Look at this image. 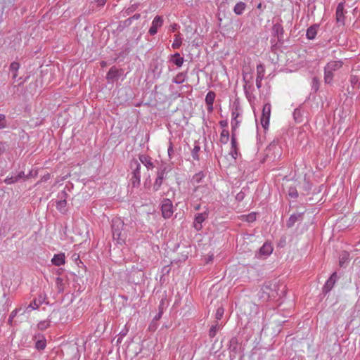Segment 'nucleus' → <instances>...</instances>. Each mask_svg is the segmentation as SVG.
I'll return each instance as SVG.
<instances>
[{
	"label": "nucleus",
	"instance_id": "45",
	"mask_svg": "<svg viewBox=\"0 0 360 360\" xmlns=\"http://www.w3.org/2000/svg\"><path fill=\"white\" fill-rule=\"evenodd\" d=\"M298 217H300V216H297L295 214L291 215L288 221V226H292L294 224V223L297 220Z\"/></svg>",
	"mask_w": 360,
	"mask_h": 360
},
{
	"label": "nucleus",
	"instance_id": "27",
	"mask_svg": "<svg viewBox=\"0 0 360 360\" xmlns=\"http://www.w3.org/2000/svg\"><path fill=\"white\" fill-rule=\"evenodd\" d=\"M165 309V301L162 300L159 304V311L157 315L153 318V321H158L162 316Z\"/></svg>",
	"mask_w": 360,
	"mask_h": 360
},
{
	"label": "nucleus",
	"instance_id": "55",
	"mask_svg": "<svg viewBox=\"0 0 360 360\" xmlns=\"http://www.w3.org/2000/svg\"><path fill=\"white\" fill-rule=\"evenodd\" d=\"M219 124L222 128H225L228 126V122L226 120H221L219 122Z\"/></svg>",
	"mask_w": 360,
	"mask_h": 360
},
{
	"label": "nucleus",
	"instance_id": "5",
	"mask_svg": "<svg viewBox=\"0 0 360 360\" xmlns=\"http://www.w3.org/2000/svg\"><path fill=\"white\" fill-rule=\"evenodd\" d=\"M162 214L164 218H169L173 214V205L168 198H165L161 205Z\"/></svg>",
	"mask_w": 360,
	"mask_h": 360
},
{
	"label": "nucleus",
	"instance_id": "16",
	"mask_svg": "<svg viewBox=\"0 0 360 360\" xmlns=\"http://www.w3.org/2000/svg\"><path fill=\"white\" fill-rule=\"evenodd\" d=\"M318 30L319 25H314L309 27L307 30V37L309 39H314L316 37Z\"/></svg>",
	"mask_w": 360,
	"mask_h": 360
},
{
	"label": "nucleus",
	"instance_id": "62",
	"mask_svg": "<svg viewBox=\"0 0 360 360\" xmlns=\"http://www.w3.org/2000/svg\"><path fill=\"white\" fill-rule=\"evenodd\" d=\"M117 342H121V338H119L117 339Z\"/></svg>",
	"mask_w": 360,
	"mask_h": 360
},
{
	"label": "nucleus",
	"instance_id": "19",
	"mask_svg": "<svg viewBox=\"0 0 360 360\" xmlns=\"http://www.w3.org/2000/svg\"><path fill=\"white\" fill-rule=\"evenodd\" d=\"M245 8H246V4L244 2H242V1L238 2L233 8V12L236 15H241L243 13V11H245Z\"/></svg>",
	"mask_w": 360,
	"mask_h": 360
},
{
	"label": "nucleus",
	"instance_id": "32",
	"mask_svg": "<svg viewBox=\"0 0 360 360\" xmlns=\"http://www.w3.org/2000/svg\"><path fill=\"white\" fill-rule=\"evenodd\" d=\"M185 80V75L183 72H180L176 75V76L173 79V82L176 84H181Z\"/></svg>",
	"mask_w": 360,
	"mask_h": 360
},
{
	"label": "nucleus",
	"instance_id": "51",
	"mask_svg": "<svg viewBox=\"0 0 360 360\" xmlns=\"http://www.w3.org/2000/svg\"><path fill=\"white\" fill-rule=\"evenodd\" d=\"M240 121L236 118L235 120H231V128H238Z\"/></svg>",
	"mask_w": 360,
	"mask_h": 360
},
{
	"label": "nucleus",
	"instance_id": "40",
	"mask_svg": "<svg viewBox=\"0 0 360 360\" xmlns=\"http://www.w3.org/2000/svg\"><path fill=\"white\" fill-rule=\"evenodd\" d=\"M243 217L246 221L251 223L256 220V214L255 212H252L248 215L243 216Z\"/></svg>",
	"mask_w": 360,
	"mask_h": 360
},
{
	"label": "nucleus",
	"instance_id": "17",
	"mask_svg": "<svg viewBox=\"0 0 360 360\" xmlns=\"http://www.w3.org/2000/svg\"><path fill=\"white\" fill-rule=\"evenodd\" d=\"M342 66V63L340 60L330 61L326 65V68L333 72L340 69Z\"/></svg>",
	"mask_w": 360,
	"mask_h": 360
},
{
	"label": "nucleus",
	"instance_id": "12",
	"mask_svg": "<svg viewBox=\"0 0 360 360\" xmlns=\"http://www.w3.org/2000/svg\"><path fill=\"white\" fill-rule=\"evenodd\" d=\"M274 291L276 293V295L274 293H271V297H276V296L278 297V298H281L285 296L286 293V285L284 284H278V285H275Z\"/></svg>",
	"mask_w": 360,
	"mask_h": 360
},
{
	"label": "nucleus",
	"instance_id": "7",
	"mask_svg": "<svg viewBox=\"0 0 360 360\" xmlns=\"http://www.w3.org/2000/svg\"><path fill=\"white\" fill-rule=\"evenodd\" d=\"M208 212L205 211L195 216L193 226L196 231H198L202 229V223L208 218Z\"/></svg>",
	"mask_w": 360,
	"mask_h": 360
},
{
	"label": "nucleus",
	"instance_id": "4",
	"mask_svg": "<svg viewBox=\"0 0 360 360\" xmlns=\"http://www.w3.org/2000/svg\"><path fill=\"white\" fill-rule=\"evenodd\" d=\"M58 197L60 198L58 201L56 202V209L62 214H66L67 213V197L68 193L65 191H62L60 192L58 195Z\"/></svg>",
	"mask_w": 360,
	"mask_h": 360
},
{
	"label": "nucleus",
	"instance_id": "59",
	"mask_svg": "<svg viewBox=\"0 0 360 360\" xmlns=\"http://www.w3.org/2000/svg\"><path fill=\"white\" fill-rule=\"evenodd\" d=\"M16 314H17V309H15L11 312V314L10 315V318H9V321L16 315Z\"/></svg>",
	"mask_w": 360,
	"mask_h": 360
},
{
	"label": "nucleus",
	"instance_id": "38",
	"mask_svg": "<svg viewBox=\"0 0 360 360\" xmlns=\"http://www.w3.org/2000/svg\"><path fill=\"white\" fill-rule=\"evenodd\" d=\"M257 77L260 78V79H262L264 75V67L262 65H258L257 66Z\"/></svg>",
	"mask_w": 360,
	"mask_h": 360
},
{
	"label": "nucleus",
	"instance_id": "29",
	"mask_svg": "<svg viewBox=\"0 0 360 360\" xmlns=\"http://www.w3.org/2000/svg\"><path fill=\"white\" fill-rule=\"evenodd\" d=\"M220 328V325L219 324L218 322H216L214 325H213L211 328L210 329V331H209V336L210 338H214L216 334H217V332L219 330Z\"/></svg>",
	"mask_w": 360,
	"mask_h": 360
},
{
	"label": "nucleus",
	"instance_id": "43",
	"mask_svg": "<svg viewBox=\"0 0 360 360\" xmlns=\"http://www.w3.org/2000/svg\"><path fill=\"white\" fill-rule=\"evenodd\" d=\"M6 127V116L3 114H0V129H4Z\"/></svg>",
	"mask_w": 360,
	"mask_h": 360
},
{
	"label": "nucleus",
	"instance_id": "15",
	"mask_svg": "<svg viewBox=\"0 0 360 360\" xmlns=\"http://www.w3.org/2000/svg\"><path fill=\"white\" fill-rule=\"evenodd\" d=\"M270 255V244L268 242L264 243L263 246L259 249L258 252V257L262 256L267 257Z\"/></svg>",
	"mask_w": 360,
	"mask_h": 360
},
{
	"label": "nucleus",
	"instance_id": "8",
	"mask_svg": "<svg viewBox=\"0 0 360 360\" xmlns=\"http://www.w3.org/2000/svg\"><path fill=\"white\" fill-rule=\"evenodd\" d=\"M163 25V18L162 16L157 15L155 17L152 22V25L149 29V34L152 36L155 35L158 32L159 27H161Z\"/></svg>",
	"mask_w": 360,
	"mask_h": 360
},
{
	"label": "nucleus",
	"instance_id": "33",
	"mask_svg": "<svg viewBox=\"0 0 360 360\" xmlns=\"http://www.w3.org/2000/svg\"><path fill=\"white\" fill-rule=\"evenodd\" d=\"M50 326V321L49 319L40 321L37 327L41 330H44L48 328Z\"/></svg>",
	"mask_w": 360,
	"mask_h": 360
},
{
	"label": "nucleus",
	"instance_id": "10",
	"mask_svg": "<svg viewBox=\"0 0 360 360\" xmlns=\"http://www.w3.org/2000/svg\"><path fill=\"white\" fill-rule=\"evenodd\" d=\"M119 77L118 70L115 67H112L106 75V79L108 82L113 83L119 79Z\"/></svg>",
	"mask_w": 360,
	"mask_h": 360
},
{
	"label": "nucleus",
	"instance_id": "63",
	"mask_svg": "<svg viewBox=\"0 0 360 360\" xmlns=\"http://www.w3.org/2000/svg\"><path fill=\"white\" fill-rule=\"evenodd\" d=\"M199 188H200V186H197V187H195V190H194V191H196Z\"/></svg>",
	"mask_w": 360,
	"mask_h": 360
},
{
	"label": "nucleus",
	"instance_id": "31",
	"mask_svg": "<svg viewBox=\"0 0 360 360\" xmlns=\"http://www.w3.org/2000/svg\"><path fill=\"white\" fill-rule=\"evenodd\" d=\"M205 177V175L202 172H200L195 174L192 178V182L193 184H199L201 182L202 179Z\"/></svg>",
	"mask_w": 360,
	"mask_h": 360
},
{
	"label": "nucleus",
	"instance_id": "22",
	"mask_svg": "<svg viewBox=\"0 0 360 360\" xmlns=\"http://www.w3.org/2000/svg\"><path fill=\"white\" fill-rule=\"evenodd\" d=\"M333 79V72L325 67L324 80L327 84H330Z\"/></svg>",
	"mask_w": 360,
	"mask_h": 360
},
{
	"label": "nucleus",
	"instance_id": "39",
	"mask_svg": "<svg viewBox=\"0 0 360 360\" xmlns=\"http://www.w3.org/2000/svg\"><path fill=\"white\" fill-rule=\"evenodd\" d=\"M56 284L59 292L63 291V279L60 277L56 278Z\"/></svg>",
	"mask_w": 360,
	"mask_h": 360
},
{
	"label": "nucleus",
	"instance_id": "49",
	"mask_svg": "<svg viewBox=\"0 0 360 360\" xmlns=\"http://www.w3.org/2000/svg\"><path fill=\"white\" fill-rule=\"evenodd\" d=\"M337 277L336 273H333L327 281V285H333Z\"/></svg>",
	"mask_w": 360,
	"mask_h": 360
},
{
	"label": "nucleus",
	"instance_id": "11",
	"mask_svg": "<svg viewBox=\"0 0 360 360\" xmlns=\"http://www.w3.org/2000/svg\"><path fill=\"white\" fill-rule=\"evenodd\" d=\"M336 20L338 22L344 25L345 16H344V5L342 3L338 4L336 9Z\"/></svg>",
	"mask_w": 360,
	"mask_h": 360
},
{
	"label": "nucleus",
	"instance_id": "6",
	"mask_svg": "<svg viewBox=\"0 0 360 360\" xmlns=\"http://www.w3.org/2000/svg\"><path fill=\"white\" fill-rule=\"evenodd\" d=\"M167 167H161L158 169L157 177L153 184V189L157 191L162 184L163 180L166 178Z\"/></svg>",
	"mask_w": 360,
	"mask_h": 360
},
{
	"label": "nucleus",
	"instance_id": "3",
	"mask_svg": "<svg viewBox=\"0 0 360 360\" xmlns=\"http://www.w3.org/2000/svg\"><path fill=\"white\" fill-rule=\"evenodd\" d=\"M124 223L119 219H114L112 221V233L114 239L119 240L122 234Z\"/></svg>",
	"mask_w": 360,
	"mask_h": 360
},
{
	"label": "nucleus",
	"instance_id": "50",
	"mask_svg": "<svg viewBox=\"0 0 360 360\" xmlns=\"http://www.w3.org/2000/svg\"><path fill=\"white\" fill-rule=\"evenodd\" d=\"M288 195L291 198H296L297 196V191L295 188H290L288 191Z\"/></svg>",
	"mask_w": 360,
	"mask_h": 360
},
{
	"label": "nucleus",
	"instance_id": "61",
	"mask_svg": "<svg viewBox=\"0 0 360 360\" xmlns=\"http://www.w3.org/2000/svg\"><path fill=\"white\" fill-rule=\"evenodd\" d=\"M208 112H212L213 110V103L207 104Z\"/></svg>",
	"mask_w": 360,
	"mask_h": 360
},
{
	"label": "nucleus",
	"instance_id": "26",
	"mask_svg": "<svg viewBox=\"0 0 360 360\" xmlns=\"http://www.w3.org/2000/svg\"><path fill=\"white\" fill-rule=\"evenodd\" d=\"M182 44V38L180 37V34H175L174 35V40L173 44H172V47L174 49H179Z\"/></svg>",
	"mask_w": 360,
	"mask_h": 360
},
{
	"label": "nucleus",
	"instance_id": "18",
	"mask_svg": "<svg viewBox=\"0 0 360 360\" xmlns=\"http://www.w3.org/2000/svg\"><path fill=\"white\" fill-rule=\"evenodd\" d=\"M269 290V287L268 285H265L262 288V291L259 292V297L262 299L264 302H268L270 298V294L268 290Z\"/></svg>",
	"mask_w": 360,
	"mask_h": 360
},
{
	"label": "nucleus",
	"instance_id": "64",
	"mask_svg": "<svg viewBox=\"0 0 360 360\" xmlns=\"http://www.w3.org/2000/svg\"><path fill=\"white\" fill-rule=\"evenodd\" d=\"M199 208H200V205L197 206V207H195V210H199Z\"/></svg>",
	"mask_w": 360,
	"mask_h": 360
},
{
	"label": "nucleus",
	"instance_id": "35",
	"mask_svg": "<svg viewBox=\"0 0 360 360\" xmlns=\"http://www.w3.org/2000/svg\"><path fill=\"white\" fill-rule=\"evenodd\" d=\"M238 153V143L237 141H235V145H231L230 154L231 155L233 158L236 160L237 158Z\"/></svg>",
	"mask_w": 360,
	"mask_h": 360
},
{
	"label": "nucleus",
	"instance_id": "20",
	"mask_svg": "<svg viewBox=\"0 0 360 360\" xmlns=\"http://www.w3.org/2000/svg\"><path fill=\"white\" fill-rule=\"evenodd\" d=\"M19 68H20L19 63L14 61L11 63L9 69H10V71L12 72V73H13L12 78L13 79H15L17 78L18 71Z\"/></svg>",
	"mask_w": 360,
	"mask_h": 360
},
{
	"label": "nucleus",
	"instance_id": "53",
	"mask_svg": "<svg viewBox=\"0 0 360 360\" xmlns=\"http://www.w3.org/2000/svg\"><path fill=\"white\" fill-rule=\"evenodd\" d=\"M98 6H103L105 4L107 0H95Z\"/></svg>",
	"mask_w": 360,
	"mask_h": 360
},
{
	"label": "nucleus",
	"instance_id": "44",
	"mask_svg": "<svg viewBox=\"0 0 360 360\" xmlns=\"http://www.w3.org/2000/svg\"><path fill=\"white\" fill-rule=\"evenodd\" d=\"M30 175H31V172L28 175H25L24 172H20L17 175H15V176L18 181L22 179H27Z\"/></svg>",
	"mask_w": 360,
	"mask_h": 360
},
{
	"label": "nucleus",
	"instance_id": "37",
	"mask_svg": "<svg viewBox=\"0 0 360 360\" xmlns=\"http://www.w3.org/2000/svg\"><path fill=\"white\" fill-rule=\"evenodd\" d=\"M200 148L198 145H195L192 150L191 155L194 160H199V155L198 152L200 151Z\"/></svg>",
	"mask_w": 360,
	"mask_h": 360
},
{
	"label": "nucleus",
	"instance_id": "54",
	"mask_svg": "<svg viewBox=\"0 0 360 360\" xmlns=\"http://www.w3.org/2000/svg\"><path fill=\"white\" fill-rule=\"evenodd\" d=\"M131 23H132V20L131 19V18H129L126 19V20L124 21V25L125 26H129V25H130Z\"/></svg>",
	"mask_w": 360,
	"mask_h": 360
},
{
	"label": "nucleus",
	"instance_id": "24",
	"mask_svg": "<svg viewBox=\"0 0 360 360\" xmlns=\"http://www.w3.org/2000/svg\"><path fill=\"white\" fill-rule=\"evenodd\" d=\"M273 30L275 34L277 35L278 40L281 41L283 33V27L280 24H276L274 25Z\"/></svg>",
	"mask_w": 360,
	"mask_h": 360
},
{
	"label": "nucleus",
	"instance_id": "14",
	"mask_svg": "<svg viewBox=\"0 0 360 360\" xmlns=\"http://www.w3.org/2000/svg\"><path fill=\"white\" fill-rule=\"evenodd\" d=\"M65 262V255L63 253L55 255L51 259V262L56 266L64 264Z\"/></svg>",
	"mask_w": 360,
	"mask_h": 360
},
{
	"label": "nucleus",
	"instance_id": "21",
	"mask_svg": "<svg viewBox=\"0 0 360 360\" xmlns=\"http://www.w3.org/2000/svg\"><path fill=\"white\" fill-rule=\"evenodd\" d=\"M172 57L174 58V59L172 60V63H174L177 67L182 66L184 59L179 53H175L172 56Z\"/></svg>",
	"mask_w": 360,
	"mask_h": 360
},
{
	"label": "nucleus",
	"instance_id": "42",
	"mask_svg": "<svg viewBox=\"0 0 360 360\" xmlns=\"http://www.w3.org/2000/svg\"><path fill=\"white\" fill-rule=\"evenodd\" d=\"M5 183L6 184H14L15 182L18 181V179L15 176V175H12L10 177H7L6 178V179L4 180Z\"/></svg>",
	"mask_w": 360,
	"mask_h": 360
},
{
	"label": "nucleus",
	"instance_id": "47",
	"mask_svg": "<svg viewBox=\"0 0 360 360\" xmlns=\"http://www.w3.org/2000/svg\"><path fill=\"white\" fill-rule=\"evenodd\" d=\"M138 6H139V4H136L131 5L130 7H129L126 10L125 13L127 15H129L130 13H131L132 12H134V11L136 10V8H138Z\"/></svg>",
	"mask_w": 360,
	"mask_h": 360
},
{
	"label": "nucleus",
	"instance_id": "23",
	"mask_svg": "<svg viewBox=\"0 0 360 360\" xmlns=\"http://www.w3.org/2000/svg\"><path fill=\"white\" fill-rule=\"evenodd\" d=\"M44 302V298L39 297L38 300L35 299L29 304L27 308H30L32 309H37L39 307L40 304H41Z\"/></svg>",
	"mask_w": 360,
	"mask_h": 360
},
{
	"label": "nucleus",
	"instance_id": "9",
	"mask_svg": "<svg viewBox=\"0 0 360 360\" xmlns=\"http://www.w3.org/2000/svg\"><path fill=\"white\" fill-rule=\"evenodd\" d=\"M139 161L143 164L147 169H153L155 167L154 163L152 162L151 158L146 155H139Z\"/></svg>",
	"mask_w": 360,
	"mask_h": 360
},
{
	"label": "nucleus",
	"instance_id": "52",
	"mask_svg": "<svg viewBox=\"0 0 360 360\" xmlns=\"http://www.w3.org/2000/svg\"><path fill=\"white\" fill-rule=\"evenodd\" d=\"M168 155L171 158L172 155L174 153L173 144L172 142H169V146L168 148Z\"/></svg>",
	"mask_w": 360,
	"mask_h": 360
},
{
	"label": "nucleus",
	"instance_id": "46",
	"mask_svg": "<svg viewBox=\"0 0 360 360\" xmlns=\"http://www.w3.org/2000/svg\"><path fill=\"white\" fill-rule=\"evenodd\" d=\"M243 190H244V188H243V190L240 192L237 193V195L236 196V200L238 202L242 201L245 198V193Z\"/></svg>",
	"mask_w": 360,
	"mask_h": 360
},
{
	"label": "nucleus",
	"instance_id": "57",
	"mask_svg": "<svg viewBox=\"0 0 360 360\" xmlns=\"http://www.w3.org/2000/svg\"><path fill=\"white\" fill-rule=\"evenodd\" d=\"M266 7V5H264L262 3H259L257 6V9L260 10V11H262L263 8H265Z\"/></svg>",
	"mask_w": 360,
	"mask_h": 360
},
{
	"label": "nucleus",
	"instance_id": "30",
	"mask_svg": "<svg viewBox=\"0 0 360 360\" xmlns=\"http://www.w3.org/2000/svg\"><path fill=\"white\" fill-rule=\"evenodd\" d=\"M46 346V341L45 338L39 340L35 343V348L38 350H43Z\"/></svg>",
	"mask_w": 360,
	"mask_h": 360
},
{
	"label": "nucleus",
	"instance_id": "41",
	"mask_svg": "<svg viewBox=\"0 0 360 360\" xmlns=\"http://www.w3.org/2000/svg\"><path fill=\"white\" fill-rule=\"evenodd\" d=\"M349 259V254L347 252H344L340 258V265L342 266L345 263L347 262Z\"/></svg>",
	"mask_w": 360,
	"mask_h": 360
},
{
	"label": "nucleus",
	"instance_id": "13",
	"mask_svg": "<svg viewBox=\"0 0 360 360\" xmlns=\"http://www.w3.org/2000/svg\"><path fill=\"white\" fill-rule=\"evenodd\" d=\"M231 117L233 120L238 118L240 115V103L238 100H235L232 104L231 107Z\"/></svg>",
	"mask_w": 360,
	"mask_h": 360
},
{
	"label": "nucleus",
	"instance_id": "36",
	"mask_svg": "<svg viewBox=\"0 0 360 360\" xmlns=\"http://www.w3.org/2000/svg\"><path fill=\"white\" fill-rule=\"evenodd\" d=\"M224 313V309L223 308V307H219L217 308V309L216 311V314H215L216 322H218V321L221 319Z\"/></svg>",
	"mask_w": 360,
	"mask_h": 360
},
{
	"label": "nucleus",
	"instance_id": "60",
	"mask_svg": "<svg viewBox=\"0 0 360 360\" xmlns=\"http://www.w3.org/2000/svg\"><path fill=\"white\" fill-rule=\"evenodd\" d=\"M178 27H179V26H178V25H177V24H173V25H172L170 26V27H171V30H172V32H174L175 30H177Z\"/></svg>",
	"mask_w": 360,
	"mask_h": 360
},
{
	"label": "nucleus",
	"instance_id": "25",
	"mask_svg": "<svg viewBox=\"0 0 360 360\" xmlns=\"http://www.w3.org/2000/svg\"><path fill=\"white\" fill-rule=\"evenodd\" d=\"M229 139V132L226 129H223L220 134V142L222 144H226Z\"/></svg>",
	"mask_w": 360,
	"mask_h": 360
},
{
	"label": "nucleus",
	"instance_id": "58",
	"mask_svg": "<svg viewBox=\"0 0 360 360\" xmlns=\"http://www.w3.org/2000/svg\"><path fill=\"white\" fill-rule=\"evenodd\" d=\"M261 82H262V79H260V78L257 77L256 85H257V88H259L262 86Z\"/></svg>",
	"mask_w": 360,
	"mask_h": 360
},
{
	"label": "nucleus",
	"instance_id": "28",
	"mask_svg": "<svg viewBox=\"0 0 360 360\" xmlns=\"http://www.w3.org/2000/svg\"><path fill=\"white\" fill-rule=\"evenodd\" d=\"M216 94L214 91H210L205 96L206 104L214 103Z\"/></svg>",
	"mask_w": 360,
	"mask_h": 360
},
{
	"label": "nucleus",
	"instance_id": "56",
	"mask_svg": "<svg viewBox=\"0 0 360 360\" xmlns=\"http://www.w3.org/2000/svg\"><path fill=\"white\" fill-rule=\"evenodd\" d=\"M141 17V15L139 13H136L133 16L130 17L132 21L134 20H139Z\"/></svg>",
	"mask_w": 360,
	"mask_h": 360
},
{
	"label": "nucleus",
	"instance_id": "1",
	"mask_svg": "<svg viewBox=\"0 0 360 360\" xmlns=\"http://www.w3.org/2000/svg\"><path fill=\"white\" fill-rule=\"evenodd\" d=\"M130 168L132 170L131 185L133 187H138L141 183V163L138 160L132 159L130 161Z\"/></svg>",
	"mask_w": 360,
	"mask_h": 360
},
{
	"label": "nucleus",
	"instance_id": "48",
	"mask_svg": "<svg viewBox=\"0 0 360 360\" xmlns=\"http://www.w3.org/2000/svg\"><path fill=\"white\" fill-rule=\"evenodd\" d=\"M236 129L237 128H232L231 129V145H235V141H237L236 133Z\"/></svg>",
	"mask_w": 360,
	"mask_h": 360
},
{
	"label": "nucleus",
	"instance_id": "34",
	"mask_svg": "<svg viewBox=\"0 0 360 360\" xmlns=\"http://www.w3.org/2000/svg\"><path fill=\"white\" fill-rule=\"evenodd\" d=\"M271 150L274 151V157L279 158L281 155V147L278 145L271 144Z\"/></svg>",
	"mask_w": 360,
	"mask_h": 360
},
{
	"label": "nucleus",
	"instance_id": "2",
	"mask_svg": "<svg viewBox=\"0 0 360 360\" xmlns=\"http://www.w3.org/2000/svg\"><path fill=\"white\" fill-rule=\"evenodd\" d=\"M270 120V104H266L263 108L262 115L260 119V125L266 132L268 131Z\"/></svg>",
	"mask_w": 360,
	"mask_h": 360
}]
</instances>
